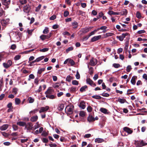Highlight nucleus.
<instances>
[{"mask_svg": "<svg viewBox=\"0 0 147 147\" xmlns=\"http://www.w3.org/2000/svg\"><path fill=\"white\" fill-rule=\"evenodd\" d=\"M21 56L20 55H16L14 57V59L15 60H18L20 59Z\"/></svg>", "mask_w": 147, "mask_h": 147, "instance_id": "40", "label": "nucleus"}, {"mask_svg": "<svg viewBox=\"0 0 147 147\" xmlns=\"http://www.w3.org/2000/svg\"><path fill=\"white\" fill-rule=\"evenodd\" d=\"M132 68L131 65H128L126 67V71L127 72H129L130 71Z\"/></svg>", "mask_w": 147, "mask_h": 147, "instance_id": "42", "label": "nucleus"}, {"mask_svg": "<svg viewBox=\"0 0 147 147\" xmlns=\"http://www.w3.org/2000/svg\"><path fill=\"white\" fill-rule=\"evenodd\" d=\"M123 130L127 133V134H131L133 132L132 129L127 127H125L123 128Z\"/></svg>", "mask_w": 147, "mask_h": 147, "instance_id": "7", "label": "nucleus"}, {"mask_svg": "<svg viewBox=\"0 0 147 147\" xmlns=\"http://www.w3.org/2000/svg\"><path fill=\"white\" fill-rule=\"evenodd\" d=\"M127 11L126 9H122L120 11V14L121 15L125 16L127 14Z\"/></svg>", "mask_w": 147, "mask_h": 147, "instance_id": "17", "label": "nucleus"}, {"mask_svg": "<svg viewBox=\"0 0 147 147\" xmlns=\"http://www.w3.org/2000/svg\"><path fill=\"white\" fill-rule=\"evenodd\" d=\"M128 35H129V34L127 32H126L124 33H123L121 35L119 36H116V38L117 39H119L120 41H122L123 40L124 38L127 36Z\"/></svg>", "mask_w": 147, "mask_h": 147, "instance_id": "3", "label": "nucleus"}, {"mask_svg": "<svg viewBox=\"0 0 147 147\" xmlns=\"http://www.w3.org/2000/svg\"><path fill=\"white\" fill-rule=\"evenodd\" d=\"M49 49V48H44L42 49H40V51L41 52H44L48 51Z\"/></svg>", "mask_w": 147, "mask_h": 147, "instance_id": "34", "label": "nucleus"}, {"mask_svg": "<svg viewBox=\"0 0 147 147\" xmlns=\"http://www.w3.org/2000/svg\"><path fill=\"white\" fill-rule=\"evenodd\" d=\"M137 77L136 76H134L132 77L131 82V83L133 85H134L136 84V80L137 79Z\"/></svg>", "mask_w": 147, "mask_h": 147, "instance_id": "14", "label": "nucleus"}, {"mask_svg": "<svg viewBox=\"0 0 147 147\" xmlns=\"http://www.w3.org/2000/svg\"><path fill=\"white\" fill-rule=\"evenodd\" d=\"M87 110L89 112H91L92 110V108L90 106H88L87 108Z\"/></svg>", "mask_w": 147, "mask_h": 147, "instance_id": "46", "label": "nucleus"}, {"mask_svg": "<svg viewBox=\"0 0 147 147\" xmlns=\"http://www.w3.org/2000/svg\"><path fill=\"white\" fill-rule=\"evenodd\" d=\"M108 13L110 15H115V12H114L112 11H109L108 12Z\"/></svg>", "mask_w": 147, "mask_h": 147, "instance_id": "48", "label": "nucleus"}, {"mask_svg": "<svg viewBox=\"0 0 147 147\" xmlns=\"http://www.w3.org/2000/svg\"><path fill=\"white\" fill-rule=\"evenodd\" d=\"M20 2L22 5L26 4L27 2V0H20Z\"/></svg>", "mask_w": 147, "mask_h": 147, "instance_id": "44", "label": "nucleus"}, {"mask_svg": "<svg viewBox=\"0 0 147 147\" xmlns=\"http://www.w3.org/2000/svg\"><path fill=\"white\" fill-rule=\"evenodd\" d=\"M9 126L8 124H4L0 127V130L1 131L6 130L8 127Z\"/></svg>", "mask_w": 147, "mask_h": 147, "instance_id": "13", "label": "nucleus"}, {"mask_svg": "<svg viewBox=\"0 0 147 147\" xmlns=\"http://www.w3.org/2000/svg\"><path fill=\"white\" fill-rule=\"evenodd\" d=\"M45 70V68H41L38 70V73L39 74H40L42 71H44Z\"/></svg>", "mask_w": 147, "mask_h": 147, "instance_id": "38", "label": "nucleus"}, {"mask_svg": "<svg viewBox=\"0 0 147 147\" xmlns=\"http://www.w3.org/2000/svg\"><path fill=\"white\" fill-rule=\"evenodd\" d=\"M135 144L136 146V147H141L142 145L141 144V142L138 141H135Z\"/></svg>", "mask_w": 147, "mask_h": 147, "instance_id": "19", "label": "nucleus"}, {"mask_svg": "<svg viewBox=\"0 0 147 147\" xmlns=\"http://www.w3.org/2000/svg\"><path fill=\"white\" fill-rule=\"evenodd\" d=\"M88 86L86 85H85L83 86L80 89V91L81 92H83L86 91V90L87 89Z\"/></svg>", "mask_w": 147, "mask_h": 147, "instance_id": "22", "label": "nucleus"}, {"mask_svg": "<svg viewBox=\"0 0 147 147\" xmlns=\"http://www.w3.org/2000/svg\"><path fill=\"white\" fill-rule=\"evenodd\" d=\"M30 5L28 4L26 5L23 7V11L24 12L28 13L30 10Z\"/></svg>", "mask_w": 147, "mask_h": 147, "instance_id": "6", "label": "nucleus"}, {"mask_svg": "<svg viewBox=\"0 0 147 147\" xmlns=\"http://www.w3.org/2000/svg\"><path fill=\"white\" fill-rule=\"evenodd\" d=\"M72 84L74 85H78V82L76 80H73L72 82Z\"/></svg>", "mask_w": 147, "mask_h": 147, "instance_id": "49", "label": "nucleus"}, {"mask_svg": "<svg viewBox=\"0 0 147 147\" xmlns=\"http://www.w3.org/2000/svg\"><path fill=\"white\" fill-rule=\"evenodd\" d=\"M98 31V30L97 29L95 30L94 31H92L91 32H90V34L87 37V39H88V38L90 37V36H91V35L94 34L95 32H96L97 31Z\"/></svg>", "mask_w": 147, "mask_h": 147, "instance_id": "29", "label": "nucleus"}, {"mask_svg": "<svg viewBox=\"0 0 147 147\" xmlns=\"http://www.w3.org/2000/svg\"><path fill=\"white\" fill-rule=\"evenodd\" d=\"M49 109V107L48 106H46L45 107H42L40 108V109L39 111L40 113L44 112L47 111Z\"/></svg>", "mask_w": 147, "mask_h": 147, "instance_id": "11", "label": "nucleus"}, {"mask_svg": "<svg viewBox=\"0 0 147 147\" xmlns=\"http://www.w3.org/2000/svg\"><path fill=\"white\" fill-rule=\"evenodd\" d=\"M74 108V106L73 105H69L66 107L65 111L68 114H71L73 113Z\"/></svg>", "mask_w": 147, "mask_h": 147, "instance_id": "1", "label": "nucleus"}, {"mask_svg": "<svg viewBox=\"0 0 147 147\" xmlns=\"http://www.w3.org/2000/svg\"><path fill=\"white\" fill-rule=\"evenodd\" d=\"M21 102V100L19 98H16L15 99V102L16 105H18Z\"/></svg>", "mask_w": 147, "mask_h": 147, "instance_id": "27", "label": "nucleus"}, {"mask_svg": "<svg viewBox=\"0 0 147 147\" xmlns=\"http://www.w3.org/2000/svg\"><path fill=\"white\" fill-rule=\"evenodd\" d=\"M26 123L24 122L20 121L17 123L18 125L21 126H25Z\"/></svg>", "mask_w": 147, "mask_h": 147, "instance_id": "23", "label": "nucleus"}, {"mask_svg": "<svg viewBox=\"0 0 147 147\" xmlns=\"http://www.w3.org/2000/svg\"><path fill=\"white\" fill-rule=\"evenodd\" d=\"M118 101L121 103H123L126 101V100L124 99L119 98L118 99Z\"/></svg>", "mask_w": 147, "mask_h": 147, "instance_id": "31", "label": "nucleus"}, {"mask_svg": "<svg viewBox=\"0 0 147 147\" xmlns=\"http://www.w3.org/2000/svg\"><path fill=\"white\" fill-rule=\"evenodd\" d=\"M142 146H145L147 145V143L144 142L143 140L141 141Z\"/></svg>", "mask_w": 147, "mask_h": 147, "instance_id": "58", "label": "nucleus"}, {"mask_svg": "<svg viewBox=\"0 0 147 147\" xmlns=\"http://www.w3.org/2000/svg\"><path fill=\"white\" fill-rule=\"evenodd\" d=\"M44 58V56H42L37 58L36 59H37L38 61L39 62L43 59Z\"/></svg>", "mask_w": 147, "mask_h": 147, "instance_id": "56", "label": "nucleus"}, {"mask_svg": "<svg viewBox=\"0 0 147 147\" xmlns=\"http://www.w3.org/2000/svg\"><path fill=\"white\" fill-rule=\"evenodd\" d=\"M33 125L32 123L30 122L28 123L27 124L26 123L25 129L28 130L31 129L32 128Z\"/></svg>", "mask_w": 147, "mask_h": 147, "instance_id": "8", "label": "nucleus"}, {"mask_svg": "<svg viewBox=\"0 0 147 147\" xmlns=\"http://www.w3.org/2000/svg\"><path fill=\"white\" fill-rule=\"evenodd\" d=\"M136 17L138 18H141V16L140 13L139 11H137L136 13Z\"/></svg>", "mask_w": 147, "mask_h": 147, "instance_id": "51", "label": "nucleus"}, {"mask_svg": "<svg viewBox=\"0 0 147 147\" xmlns=\"http://www.w3.org/2000/svg\"><path fill=\"white\" fill-rule=\"evenodd\" d=\"M92 97L98 100H100L101 99V97L98 95H94L92 96Z\"/></svg>", "mask_w": 147, "mask_h": 147, "instance_id": "37", "label": "nucleus"}, {"mask_svg": "<svg viewBox=\"0 0 147 147\" xmlns=\"http://www.w3.org/2000/svg\"><path fill=\"white\" fill-rule=\"evenodd\" d=\"M85 112L83 111H80L79 113V115L82 117H84L85 115Z\"/></svg>", "mask_w": 147, "mask_h": 147, "instance_id": "36", "label": "nucleus"}, {"mask_svg": "<svg viewBox=\"0 0 147 147\" xmlns=\"http://www.w3.org/2000/svg\"><path fill=\"white\" fill-rule=\"evenodd\" d=\"M1 22L2 26L4 27H5L7 24V22H6V20L4 19L1 20Z\"/></svg>", "mask_w": 147, "mask_h": 147, "instance_id": "21", "label": "nucleus"}, {"mask_svg": "<svg viewBox=\"0 0 147 147\" xmlns=\"http://www.w3.org/2000/svg\"><path fill=\"white\" fill-rule=\"evenodd\" d=\"M60 85L59 83H57L53 84V87L55 88H57L60 86Z\"/></svg>", "mask_w": 147, "mask_h": 147, "instance_id": "41", "label": "nucleus"}, {"mask_svg": "<svg viewBox=\"0 0 147 147\" xmlns=\"http://www.w3.org/2000/svg\"><path fill=\"white\" fill-rule=\"evenodd\" d=\"M7 107L9 108H13L12 107V103L11 102L9 103L7 105Z\"/></svg>", "mask_w": 147, "mask_h": 147, "instance_id": "59", "label": "nucleus"}, {"mask_svg": "<svg viewBox=\"0 0 147 147\" xmlns=\"http://www.w3.org/2000/svg\"><path fill=\"white\" fill-rule=\"evenodd\" d=\"M76 88L75 87H72L70 88V91L71 92H74L76 91Z\"/></svg>", "mask_w": 147, "mask_h": 147, "instance_id": "28", "label": "nucleus"}, {"mask_svg": "<svg viewBox=\"0 0 147 147\" xmlns=\"http://www.w3.org/2000/svg\"><path fill=\"white\" fill-rule=\"evenodd\" d=\"M97 63L98 61L96 59L92 58L90 60L88 64L91 66H94Z\"/></svg>", "mask_w": 147, "mask_h": 147, "instance_id": "4", "label": "nucleus"}, {"mask_svg": "<svg viewBox=\"0 0 147 147\" xmlns=\"http://www.w3.org/2000/svg\"><path fill=\"white\" fill-rule=\"evenodd\" d=\"M72 79L73 78L72 77L70 76H68L66 78V81L70 82Z\"/></svg>", "mask_w": 147, "mask_h": 147, "instance_id": "26", "label": "nucleus"}, {"mask_svg": "<svg viewBox=\"0 0 147 147\" xmlns=\"http://www.w3.org/2000/svg\"><path fill=\"white\" fill-rule=\"evenodd\" d=\"M45 94H46V97L50 99H54L56 97V96L53 95L49 94L50 93H49V91H47L46 92Z\"/></svg>", "mask_w": 147, "mask_h": 147, "instance_id": "9", "label": "nucleus"}, {"mask_svg": "<svg viewBox=\"0 0 147 147\" xmlns=\"http://www.w3.org/2000/svg\"><path fill=\"white\" fill-rule=\"evenodd\" d=\"M142 78L143 79H144L145 80H147V74H144L142 76Z\"/></svg>", "mask_w": 147, "mask_h": 147, "instance_id": "61", "label": "nucleus"}, {"mask_svg": "<svg viewBox=\"0 0 147 147\" xmlns=\"http://www.w3.org/2000/svg\"><path fill=\"white\" fill-rule=\"evenodd\" d=\"M12 61L10 60H8L6 62L3 63V65L4 68H8L12 65Z\"/></svg>", "mask_w": 147, "mask_h": 147, "instance_id": "2", "label": "nucleus"}, {"mask_svg": "<svg viewBox=\"0 0 147 147\" xmlns=\"http://www.w3.org/2000/svg\"><path fill=\"white\" fill-rule=\"evenodd\" d=\"M41 6V5L40 4H39L38 6L36 7L35 11L36 12L38 11L40 9Z\"/></svg>", "mask_w": 147, "mask_h": 147, "instance_id": "55", "label": "nucleus"}, {"mask_svg": "<svg viewBox=\"0 0 147 147\" xmlns=\"http://www.w3.org/2000/svg\"><path fill=\"white\" fill-rule=\"evenodd\" d=\"M101 95L104 97H108L109 96V94L105 93H103L102 94H101Z\"/></svg>", "mask_w": 147, "mask_h": 147, "instance_id": "57", "label": "nucleus"}, {"mask_svg": "<svg viewBox=\"0 0 147 147\" xmlns=\"http://www.w3.org/2000/svg\"><path fill=\"white\" fill-rule=\"evenodd\" d=\"M72 24L73 26H75V28H76L78 27V23L76 22L72 23Z\"/></svg>", "mask_w": 147, "mask_h": 147, "instance_id": "60", "label": "nucleus"}, {"mask_svg": "<svg viewBox=\"0 0 147 147\" xmlns=\"http://www.w3.org/2000/svg\"><path fill=\"white\" fill-rule=\"evenodd\" d=\"M56 16L55 15H53L50 18V19L51 20H53L56 18Z\"/></svg>", "mask_w": 147, "mask_h": 147, "instance_id": "64", "label": "nucleus"}, {"mask_svg": "<svg viewBox=\"0 0 147 147\" xmlns=\"http://www.w3.org/2000/svg\"><path fill=\"white\" fill-rule=\"evenodd\" d=\"M10 0H2V3L4 5H7L10 3Z\"/></svg>", "mask_w": 147, "mask_h": 147, "instance_id": "18", "label": "nucleus"}, {"mask_svg": "<svg viewBox=\"0 0 147 147\" xmlns=\"http://www.w3.org/2000/svg\"><path fill=\"white\" fill-rule=\"evenodd\" d=\"M113 65L115 68H118L120 66V65L118 63H114Z\"/></svg>", "mask_w": 147, "mask_h": 147, "instance_id": "52", "label": "nucleus"}, {"mask_svg": "<svg viewBox=\"0 0 147 147\" xmlns=\"http://www.w3.org/2000/svg\"><path fill=\"white\" fill-rule=\"evenodd\" d=\"M95 141L98 143H101L103 141V140L102 138H96L95 140Z\"/></svg>", "mask_w": 147, "mask_h": 147, "instance_id": "24", "label": "nucleus"}, {"mask_svg": "<svg viewBox=\"0 0 147 147\" xmlns=\"http://www.w3.org/2000/svg\"><path fill=\"white\" fill-rule=\"evenodd\" d=\"M101 35L94 36L91 38V42H94L100 39L101 38Z\"/></svg>", "mask_w": 147, "mask_h": 147, "instance_id": "10", "label": "nucleus"}, {"mask_svg": "<svg viewBox=\"0 0 147 147\" xmlns=\"http://www.w3.org/2000/svg\"><path fill=\"white\" fill-rule=\"evenodd\" d=\"M28 100L30 103H33L34 101V99L32 98L31 97H29L28 98Z\"/></svg>", "mask_w": 147, "mask_h": 147, "instance_id": "35", "label": "nucleus"}, {"mask_svg": "<svg viewBox=\"0 0 147 147\" xmlns=\"http://www.w3.org/2000/svg\"><path fill=\"white\" fill-rule=\"evenodd\" d=\"M114 34L113 33H107L105 34V37H107L113 35Z\"/></svg>", "mask_w": 147, "mask_h": 147, "instance_id": "32", "label": "nucleus"}, {"mask_svg": "<svg viewBox=\"0 0 147 147\" xmlns=\"http://www.w3.org/2000/svg\"><path fill=\"white\" fill-rule=\"evenodd\" d=\"M34 78V76L33 74H30L29 76V78L28 79L29 81L30 80V79H33Z\"/></svg>", "mask_w": 147, "mask_h": 147, "instance_id": "53", "label": "nucleus"}, {"mask_svg": "<svg viewBox=\"0 0 147 147\" xmlns=\"http://www.w3.org/2000/svg\"><path fill=\"white\" fill-rule=\"evenodd\" d=\"M40 127L39 125V124L38 122H37L36 123V125L34 126V129H36Z\"/></svg>", "mask_w": 147, "mask_h": 147, "instance_id": "50", "label": "nucleus"}, {"mask_svg": "<svg viewBox=\"0 0 147 147\" xmlns=\"http://www.w3.org/2000/svg\"><path fill=\"white\" fill-rule=\"evenodd\" d=\"M76 76L77 79H79L80 78V75L78 71L77 72Z\"/></svg>", "mask_w": 147, "mask_h": 147, "instance_id": "63", "label": "nucleus"}, {"mask_svg": "<svg viewBox=\"0 0 147 147\" xmlns=\"http://www.w3.org/2000/svg\"><path fill=\"white\" fill-rule=\"evenodd\" d=\"M69 12L68 11H66L64 12V16L65 17H66L69 15Z\"/></svg>", "mask_w": 147, "mask_h": 147, "instance_id": "54", "label": "nucleus"}, {"mask_svg": "<svg viewBox=\"0 0 147 147\" xmlns=\"http://www.w3.org/2000/svg\"><path fill=\"white\" fill-rule=\"evenodd\" d=\"M49 32L48 28H46L43 31V33L45 34H47Z\"/></svg>", "mask_w": 147, "mask_h": 147, "instance_id": "47", "label": "nucleus"}, {"mask_svg": "<svg viewBox=\"0 0 147 147\" xmlns=\"http://www.w3.org/2000/svg\"><path fill=\"white\" fill-rule=\"evenodd\" d=\"M92 137V136H91V135L90 134H86L84 136V137L85 138H89L90 137Z\"/></svg>", "mask_w": 147, "mask_h": 147, "instance_id": "62", "label": "nucleus"}, {"mask_svg": "<svg viewBox=\"0 0 147 147\" xmlns=\"http://www.w3.org/2000/svg\"><path fill=\"white\" fill-rule=\"evenodd\" d=\"M69 62L71 64V66H73L75 64V62L72 59H69Z\"/></svg>", "mask_w": 147, "mask_h": 147, "instance_id": "33", "label": "nucleus"}, {"mask_svg": "<svg viewBox=\"0 0 147 147\" xmlns=\"http://www.w3.org/2000/svg\"><path fill=\"white\" fill-rule=\"evenodd\" d=\"M85 102L84 101H82L79 105V107L82 109H84L85 108Z\"/></svg>", "mask_w": 147, "mask_h": 147, "instance_id": "15", "label": "nucleus"}, {"mask_svg": "<svg viewBox=\"0 0 147 147\" xmlns=\"http://www.w3.org/2000/svg\"><path fill=\"white\" fill-rule=\"evenodd\" d=\"M88 67L89 69V73L91 75H92L93 73V68L92 67H89V66L88 64Z\"/></svg>", "mask_w": 147, "mask_h": 147, "instance_id": "25", "label": "nucleus"}, {"mask_svg": "<svg viewBox=\"0 0 147 147\" xmlns=\"http://www.w3.org/2000/svg\"><path fill=\"white\" fill-rule=\"evenodd\" d=\"M38 119V116L35 115L32 117L30 119V121L32 122H36Z\"/></svg>", "mask_w": 147, "mask_h": 147, "instance_id": "16", "label": "nucleus"}, {"mask_svg": "<svg viewBox=\"0 0 147 147\" xmlns=\"http://www.w3.org/2000/svg\"><path fill=\"white\" fill-rule=\"evenodd\" d=\"M73 49V47H70L66 50V51L67 53H68L69 51H72Z\"/></svg>", "mask_w": 147, "mask_h": 147, "instance_id": "39", "label": "nucleus"}, {"mask_svg": "<svg viewBox=\"0 0 147 147\" xmlns=\"http://www.w3.org/2000/svg\"><path fill=\"white\" fill-rule=\"evenodd\" d=\"M38 111V110L37 109H35L33 110V111H30L29 112L30 114L32 113V114H34L35 113H36Z\"/></svg>", "mask_w": 147, "mask_h": 147, "instance_id": "45", "label": "nucleus"}, {"mask_svg": "<svg viewBox=\"0 0 147 147\" xmlns=\"http://www.w3.org/2000/svg\"><path fill=\"white\" fill-rule=\"evenodd\" d=\"M40 38L42 40H44L46 39H47L46 35L44 34L40 36Z\"/></svg>", "mask_w": 147, "mask_h": 147, "instance_id": "30", "label": "nucleus"}, {"mask_svg": "<svg viewBox=\"0 0 147 147\" xmlns=\"http://www.w3.org/2000/svg\"><path fill=\"white\" fill-rule=\"evenodd\" d=\"M100 111L105 114H108L109 113V112L107 110L104 108H100Z\"/></svg>", "mask_w": 147, "mask_h": 147, "instance_id": "12", "label": "nucleus"}, {"mask_svg": "<svg viewBox=\"0 0 147 147\" xmlns=\"http://www.w3.org/2000/svg\"><path fill=\"white\" fill-rule=\"evenodd\" d=\"M88 120L89 122L94 121V118L91 115H89L88 118Z\"/></svg>", "mask_w": 147, "mask_h": 147, "instance_id": "20", "label": "nucleus"}, {"mask_svg": "<svg viewBox=\"0 0 147 147\" xmlns=\"http://www.w3.org/2000/svg\"><path fill=\"white\" fill-rule=\"evenodd\" d=\"M86 82L87 84L93 87H95L96 86V84L93 81L89 78H88L86 80Z\"/></svg>", "mask_w": 147, "mask_h": 147, "instance_id": "5", "label": "nucleus"}, {"mask_svg": "<svg viewBox=\"0 0 147 147\" xmlns=\"http://www.w3.org/2000/svg\"><path fill=\"white\" fill-rule=\"evenodd\" d=\"M18 91V89L16 88H14L13 89L12 93L15 94H16L17 93Z\"/></svg>", "mask_w": 147, "mask_h": 147, "instance_id": "43", "label": "nucleus"}]
</instances>
